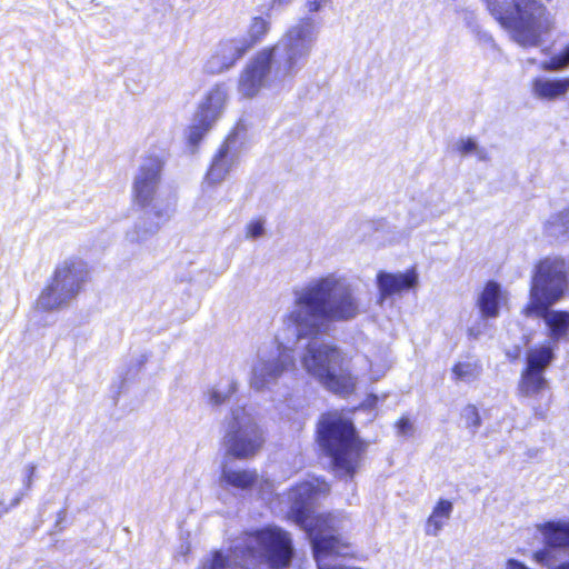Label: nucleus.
<instances>
[{
    "label": "nucleus",
    "mask_w": 569,
    "mask_h": 569,
    "mask_svg": "<svg viewBox=\"0 0 569 569\" xmlns=\"http://www.w3.org/2000/svg\"><path fill=\"white\" fill-rule=\"evenodd\" d=\"M377 284L380 298L386 299L417 287L418 273L413 269L399 273L381 271L377 276Z\"/></svg>",
    "instance_id": "aec40b11"
},
{
    "label": "nucleus",
    "mask_w": 569,
    "mask_h": 569,
    "mask_svg": "<svg viewBox=\"0 0 569 569\" xmlns=\"http://www.w3.org/2000/svg\"><path fill=\"white\" fill-rule=\"evenodd\" d=\"M507 569H529V568L517 560L510 559L507 562Z\"/></svg>",
    "instance_id": "a19ab883"
},
{
    "label": "nucleus",
    "mask_w": 569,
    "mask_h": 569,
    "mask_svg": "<svg viewBox=\"0 0 569 569\" xmlns=\"http://www.w3.org/2000/svg\"><path fill=\"white\" fill-rule=\"evenodd\" d=\"M398 435L403 437H410L413 435V423L407 418L402 417L397 423Z\"/></svg>",
    "instance_id": "c9c22d12"
},
{
    "label": "nucleus",
    "mask_w": 569,
    "mask_h": 569,
    "mask_svg": "<svg viewBox=\"0 0 569 569\" xmlns=\"http://www.w3.org/2000/svg\"><path fill=\"white\" fill-rule=\"evenodd\" d=\"M264 443V436L257 418L246 407H234L226 418L222 446L226 453L244 460L254 457Z\"/></svg>",
    "instance_id": "0eeeda50"
},
{
    "label": "nucleus",
    "mask_w": 569,
    "mask_h": 569,
    "mask_svg": "<svg viewBox=\"0 0 569 569\" xmlns=\"http://www.w3.org/2000/svg\"><path fill=\"white\" fill-rule=\"evenodd\" d=\"M425 220V217L421 213L412 214V218L410 220L411 227L419 226Z\"/></svg>",
    "instance_id": "79ce46f5"
},
{
    "label": "nucleus",
    "mask_w": 569,
    "mask_h": 569,
    "mask_svg": "<svg viewBox=\"0 0 569 569\" xmlns=\"http://www.w3.org/2000/svg\"><path fill=\"white\" fill-rule=\"evenodd\" d=\"M89 278L88 264L80 259H68L59 264L52 280L73 299Z\"/></svg>",
    "instance_id": "dca6fc26"
},
{
    "label": "nucleus",
    "mask_w": 569,
    "mask_h": 569,
    "mask_svg": "<svg viewBox=\"0 0 569 569\" xmlns=\"http://www.w3.org/2000/svg\"><path fill=\"white\" fill-rule=\"evenodd\" d=\"M548 388L549 382L545 377V372L529 369L522 370L518 383V392L520 396L529 398L538 397Z\"/></svg>",
    "instance_id": "b1692460"
},
{
    "label": "nucleus",
    "mask_w": 569,
    "mask_h": 569,
    "mask_svg": "<svg viewBox=\"0 0 569 569\" xmlns=\"http://www.w3.org/2000/svg\"><path fill=\"white\" fill-rule=\"evenodd\" d=\"M140 207L144 210L143 214L124 236L126 241L129 243H142L157 234L174 212L173 203H154Z\"/></svg>",
    "instance_id": "ddd939ff"
},
{
    "label": "nucleus",
    "mask_w": 569,
    "mask_h": 569,
    "mask_svg": "<svg viewBox=\"0 0 569 569\" xmlns=\"http://www.w3.org/2000/svg\"><path fill=\"white\" fill-rule=\"evenodd\" d=\"M246 547L252 557L266 559L274 568L287 567L292 556L291 540L278 528H267L247 536Z\"/></svg>",
    "instance_id": "1a4fd4ad"
},
{
    "label": "nucleus",
    "mask_w": 569,
    "mask_h": 569,
    "mask_svg": "<svg viewBox=\"0 0 569 569\" xmlns=\"http://www.w3.org/2000/svg\"><path fill=\"white\" fill-rule=\"evenodd\" d=\"M252 46L253 42L249 38L223 39L220 41L216 53L208 61V70L212 73H220L230 69Z\"/></svg>",
    "instance_id": "2eb2a0df"
},
{
    "label": "nucleus",
    "mask_w": 569,
    "mask_h": 569,
    "mask_svg": "<svg viewBox=\"0 0 569 569\" xmlns=\"http://www.w3.org/2000/svg\"><path fill=\"white\" fill-rule=\"evenodd\" d=\"M325 0H308L307 8L309 12H317L322 7Z\"/></svg>",
    "instance_id": "58836bf2"
},
{
    "label": "nucleus",
    "mask_w": 569,
    "mask_h": 569,
    "mask_svg": "<svg viewBox=\"0 0 569 569\" xmlns=\"http://www.w3.org/2000/svg\"><path fill=\"white\" fill-rule=\"evenodd\" d=\"M452 511V502L446 499H440L433 507L432 512L430 513L426 521V535L437 537L445 528V526L448 523Z\"/></svg>",
    "instance_id": "393cba45"
},
{
    "label": "nucleus",
    "mask_w": 569,
    "mask_h": 569,
    "mask_svg": "<svg viewBox=\"0 0 569 569\" xmlns=\"http://www.w3.org/2000/svg\"><path fill=\"white\" fill-rule=\"evenodd\" d=\"M366 311L357 288L336 272L313 278L292 290L282 325L286 339H312L325 331L329 322L356 319Z\"/></svg>",
    "instance_id": "f257e3e1"
},
{
    "label": "nucleus",
    "mask_w": 569,
    "mask_h": 569,
    "mask_svg": "<svg viewBox=\"0 0 569 569\" xmlns=\"http://www.w3.org/2000/svg\"><path fill=\"white\" fill-rule=\"evenodd\" d=\"M262 479L256 470L234 468L223 465L221 468L220 485L223 488L249 490L260 486Z\"/></svg>",
    "instance_id": "412c9836"
},
{
    "label": "nucleus",
    "mask_w": 569,
    "mask_h": 569,
    "mask_svg": "<svg viewBox=\"0 0 569 569\" xmlns=\"http://www.w3.org/2000/svg\"><path fill=\"white\" fill-rule=\"evenodd\" d=\"M66 519H67V510L62 509L57 513L56 528H58V530H62L61 525L66 521Z\"/></svg>",
    "instance_id": "ea45409f"
},
{
    "label": "nucleus",
    "mask_w": 569,
    "mask_h": 569,
    "mask_svg": "<svg viewBox=\"0 0 569 569\" xmlns=\"http://www.w3.org/2000/svg\"><path fill=\"white\" fill-rule=\"evenodd\" d=\"M456 149L462 156H476L479 161H488L490 159L488 150L483 147H480L472 138H462L458 140L456 143Z\"/></svg>",
    "instance_id": "c756f323"
},
{
    "label": "nucleus",
    "mask_w": 569,
    "mask_h": 569,
    "mask_svg": "<svg viewBox=\"0 0 569 569\" xmlns=\"http://www.w3.org/2000/svg\"><path fill=\"white\" fill-rule=\"evenodd\" d=\"M487 10L507 31L519 36H538L556 29V20L539 6L537 16L529 12L535 0H483Z\"/></svg>",
    "instance_id": "39448f33"
},
{
    "label": "nucleus",
    "mask_w": 569,
    "mask_h": 569,
    "mask_svg": "<svg viewBox=\"0 0 569 569\" xmlns=\"http://www.w3.org/2000/svg\"><path fill=\"white\" fill-rule=\"evenodd\" d=\"M227 99L224 84H216L207 91L188 129V140L192 146H197L221 117Z\"/></svg>",
    "instance_id": "9d476101"
},
{
    "label": "nucleus",
    "mask_w": 569,
    "mask_h": 569,
    "mask_svg": "<svg viewBox=\"0 0 569 569\" xmlns=\"http://www.w3.org/2000/svg\"><path fill=\"white\" fill-rule=\"evenodd\" d=\"M555 346L550 342L536 346L527 351L525 369L545 372L555 358Z\"/></svg>",
    "instance_id": "a878e982"
},
{
    "label": "nucleus",
    "mask_w": 569,
    "mask_h": 569,
    "mask_svg": "<svg viewBox=\"0 0 569 569\" xmlns=\"http://www.w3.org/2000/svg\"><path fill=\"white\" fill-rule=\"evenodd\" d=\"M295 365L293 350L284 346L278 335L273 341L257 349L250 362L248 383L257 392L271 391Z\"/></svg>",
    "instance_id": "423d86ee"
},
{
    "label": "nucleus",
    "mask_w": 569,
    "mask_h": 569,
    "mask_svg": "<svg viewBox=\"0 0 569 569\" xmlns=\"http://www.w3.org/2000/svg\"><path fill=\"white\" fill-rule=\"evenodd\" d=\"M238 383L233 379L226 382H220L208 390V401L212 406H220L224 403L237 391Z\"/></svg>",
    "instance_id": "bb28decb"
},
{
    "label": "nucleus",
    "mask_w": 569,
    "mask_h": 569,
    "mask_svg": "<svg viewBox=\"0 0 569 569\" xmlns=\"http://www.w3.org/2000/svg\"><path fill=\"white\" fill-rule=\"evenodd\" d=\"M569 290L567 264L565 259L548 257L541 260L535 269L529 302L523 310L543 309L559 302Z\"/></svg>",
    "instance_id": "6e6552de"
},
{
    "label": "nucleus",
    "mask_w": 569,
    "mask_h": 569,
    "mask_svg": "<svg viewBox=\"0 0 569 569\" xmlns=\"http://www.w3.org/2000/svg\"><path fill=\"white\" fill-rule=\"evenodd\" d=\"M229 566V557L222 551H214L201 562L200 569H226Z\"/></svg>",
    "instance_id": "2f4dec72"
},
{
    "label": "nucleus",
    "mask_w": 569,
    "mask_h": 569,
    "mask_svg": "<svg viewBox=\"0 0 569 569\" xmlns=\"http://www.w3.org/2000/svg\"><path fill=\"white\" fill-rule=\"evenodd\" d=\"M302 368L328 390L349 395L356 386V378L349 371L347 360L336 346L311 340L300 357Z\"/></svg>",
    "instance_id": "7ed1b4c3"
},
{
    "label": "nucleus",
    "mask_w": 569,
    "mask_h": 569,
    "mask_svg": "<svg viewBox=\"0 0 569 569\" xmlns=\"http://www.w3.org/2000/svg\"><path fill=\"white\" fill-rule=\"evenodd\" d=\"M507 299V292L502 291L501 286L496 281H489L479 295L477 305L485 318H497L500 307Z\"/></svg>",
    "instance_id": "4be33fe9"
},
{
    "label": "nucleus",
    "mask_w": 569,
    "mask_h": 569,
    "mask_svg": "<svg viewBox=\"0 0 569 569\" xmlns=\"http://www.w3.org/2000/svg\"><path fill=\"white\" fill-rule=\"evenodd\" d=\"M23 495H24V493H23V492H21L19 496H17V497L12 500V502L10 503V506H6L4 503L0 502V518H1L3 515H6V513L11 509V508L17 507V506L20 503V501H21V499H22Z\"/></svg>",
    "instance_id": "4c0bfd02"
},
{
    "label": "nucleus",
    "mask_w": 569,
    "mask_h": 569,
    "mask_svg": "<svg viewBox=\"0 0 569 569\" xmlns=\"http://www.w3.org/2000/svg\"><path fill=\"white\" fill-rule=\"evenodd\" d=\"M72 299L52 280L40 293L36 307L42 311L59 310L69 305Z\"/></svg>",
    "instance_id": "5701e85b"
},
{
    "label": "nucleus",
    "mask_w": 569,
    "mask_h": 569,
    "mask_svg": "<svg viewBox=\"0 0 569 569\" xmlns=\"http://www.w3.org/2000/svg\"><path fill=\"white\" fill-rule=\"evenodd\" d=\"M318 439L337 471L352 477L362 451L352 422L340 412L326 413L319 422Z\"/></svg>",
    "instance_id": "20e7f679"
},
{
    "label": "nucleus",
    "mask_w": 569,
    "mask_h": 569,
    "mask_svg": "<svg viewBox=\"0 0 569 569\" xmlns=\"http://www.w3.org/2000/svg\"><path fill=\"white\" fill-rule=\"evenodd\" d=\"M264 234V221L261 219L250 221L246 227L248 239H258Z\"/></svg>",
    "instance_id": "f704fd0d"
},
{
    "label": "nucleus",
    "mask_w": 569,
    "mask_h": 569,
    "mask_svg": "<svg viewBox=\"0 0 569 569\" xmlns=\"http://www.w3.org/2000/svg\"><path fill=\"white\" fill-rule=\"evenodd\" d=\"M291 31L295 33L293 36H311L318 31V22L312 17H305L298 21Z\"/></svg>",
    "instance_id": "72a5a7b5"
},
{
    "label": "nucleus",
    "mask_w": 569,
    "mask_h": 569,
    "mask_svg": "<svg viewBox=\"0 0 569 569\" xmlns=\"http://www.w3.org/2000/svg\"><path fill=\"white\" fill-rule=\"evenodd\" d=\"M539 531L543 537L545 547L533 553V559L538 563L549 566L558 552L569 550V522H546L539 526Z\"/></svg>",
    "instance_id": "4468645a"
},
{
    "label": "nucleus",
    "mask_w": 569,
    "mask_h": 569,
    "mask_svg": "<svg viewBox=\"0 0 569 569\" xmlns=\"http://www.w3.org/2000/svg\"><path fill=\"white\" fill-rule=\"evenodd\" d=\"M238 137L237 133H231L214 154L206 176V182L209 184L221 183L238 163Z\"/></svg>",
    "instance_id": "f3484780"
},
{
    "label": "nucleus",
    "mask_w": 569,
    "mask_h": 569,
    "mask_svg": "<svg viewBox=\"0 0 569 569\" xmlns=\"http://www.w3.org/2000/svg\"><path fill=\"white\" fill-rule=\"evenodd\" d=\"M461 419L463 420L466 428L475 435L481 426V418L479 410L475 405H467L461 410Z\"/></svg>",
    "instance_id": "7c9ffc66"
},
{
    "label": "nucleus",
    "mask_w": 569,
    "mask_h": 569,
    "mask_svg": "<svg viewBox=\"0 0 569 569\" xmlns=\"http://www.w3.org/2000/svg\"><path fill=\"white\" fill-rule=\"evenodd\" d=\"M516 42L528 50H536L545 56L539 59L537 56L528 57L530 63H538L539 69L547 72L561 71L569 67V44L560 46L551 38H513Z\"/></svg>",
    "instance_id": "f8f14e48"
},
{
    "label": "nucleus",
    "mask_w": 569,
    "mask_h": 569,
    "mask_svg": "<svg viewBox=\"0 0 569 569\" xmlns=\"http://www.w3.org/2000/svg\"><path fill=\"white\" fill-rule=\"evenodd\" d=\"M546 231L555 238L569 237V209L552 214L546 223Z\"/></svg>",
    "instance_id": "c85d7f7f"
},
{
    "label": "nucleus",
    "mask_w": 569,
    "mask_h": 569,
    "mask_svg": "<svg viewBox=\"0 0 569 569\" xmlns=\"http://www.w3.org/2000/svg\"><path fill=\"white\" fill-rule=\"evenodd\" d=\"M310 48L306 38H280L273 46L258 50L239 74V96L253 99L266 90L282 87L300 70Z\"/></svg>",
    "instance_id": "f03ea898"
},
{
    "label": "nucleus",
    "mask_w": 569,
    "mask_h": 569,
    "mask_svg": "<svg viewBox=\"0 0 569 569\" xmlns=\"http://www.w3.org/2000/svg\"><path fill=\"white\" fill-rule=\"evenodd\" d=\"M551 307H545L543 309L523 310L526 317H538L541 318L548 328V337L550 343L557 346V343L567 338L569 333V312L561 310H552Z\"/></svg>",
    "instance_id": "6ab92c4d"
},
{
    "label": "nucleus",
    "mask_w": 569,
    "mask_h": 569,
    "mask_svg": "<svg viewBox=\"0 0 569 569\" xmlns=\"http://www.w3.org/2000/svg\"><path fill=\"white\" fill-rule=\"evenodd\" d=\"M24 479L23 483L27 490H30L32 488L33 478L36 475V466L33 463H29L24 467Z\"/></svg>",
    "instance_id": "e433bc0d"
},
{
    "label": "nucleus",
    "mask_w": 569,
    "mask_h": 569,
    "mask_svg": "<svg viewBox=\"0 0 569 569\" xmlns=\"http://www.w3.org/2000/svg\"><path fill=\"white\" fill-rule=\"evenodd\" d=\"M549 569H569V560L560 562L558 565L551 566V562H549Z\"/></svg>",
    "instance_id": "37998d69"
},
{
    "label": "nucleus",
    "mask_w": 569,
    "mask_h": 569,
    "mask_svg": "<svg viewBox=\"0 0 569 569\" xmlns=\"http://www.w3.org/2000/svg\"><path fill=\"white\" fill-rule=\"evenodd\" d=\"M481 366L477 361H460L452 368V378L456 381L473 382L481 375Z\"/></svg>",
    "instance_id": "cd10ccee"
},
{
    "label": "nucleus",
    "mask_w": 569,
    "mask_h": 569,
    "mask_svg": "<svg viewBox=\"0 0 569 569\" xmlns=\"http://www.w3.org/2000/svg\"><path fill=\"white\" fill-rule=\"evenodd\" d=\"M529 90L536 100L553 102L569 92V77L538 74L530 80Z\"/></svg>",
    "instance_id": "a211bd4d"
},
{
    "label": "nucleus",
    "mask_w": 569,
    "mask_h": 569,
    "mask_svg": "<svg viewBox=\"0 0 569 569\" xmlns=\"http://www.w3.org/2000/svg\"><path fill=\"white\" fill-rule=\"evenodd\" d=\"M162 161L159 157L143 158L133 179L132 194L138 206H152L154 203H171L160 196Z\"/></svg>",
    "instance_id": "9b49d317"
},
{
    "label": "nucleus",
    "mask_w": 569,
    "mask_h": 569,
    "mask_svg": "<svg viewBox=\"0 0 569 569\" xmlns=\"http://www.w3.org/2000/svg\"><path fill=\"white\" fill-rule=\"evenodd\" d=\"M270 26V16L268 13L264 16L254 17L251 20L248 33L249 36H264L269 32Z\"/></svg>",
    "instance_id": "473e14b6"
}]
</instances>
